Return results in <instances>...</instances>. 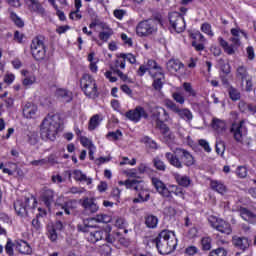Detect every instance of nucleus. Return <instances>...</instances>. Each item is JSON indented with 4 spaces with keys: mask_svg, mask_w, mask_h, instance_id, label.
<instances>
[{
    "mask_svg": "<svg viewBox=\"0 0 256 256\" xmlns=\"http://www.w3.org/2000/svg\"><path fill=\"white\" fill-rule=\"evenodd\" d=\"M78 231L85 233L88 243H98V241H106V243H115V237L111 236V226L99 228L88 224L78 225Z\"/></svg>",
    "mask_w": 256,
    "mask_h": 256,
    "instance_id": "nucleus-1",
    "label": "nucleus"
},
{
    "mask_svg": "<svg viewBox=\"0 0 256 256\" xmlns=\"http://www.w3.org/2000/svg\"><path fill=\"white\" fill-rule=\"evenodd\" d=\"M149 243L155 245L160 255H171L177 249L175 233L169 230H162L156 238L149 239Z\"/></svg>",
    "mask_w": 256,
    "mask_h": 256,
    "instance_id": "nucleus-2",
    "label": "nucleus"
},
{
    "mask_svg": "<svg viewBox=\"0 0 256 256\" xmlns=\"http://www.w3.org/2000/svg\"><path fill=\"white\" fill-rule=\"evenodd\" d=\"M165 159L175 169H183V167H193L195 165V157L185 148H176L175 152H166Z\"/></svg>",
    "mask_w": 256,
    "mask_h": 256,
    "instance_id": "nucleus-3",
    "label": "nucleus"
},
{
    "mask_svg": "<svg viewBox=\"0 0 256 256\" xmlns=\"http://www.w3.org/2000/svg\"><path fill=\"white\" fill-rule=\"evenodd\" d=\"M59 129H61V118L48 114L40 124V137L45 141H55Z\"/></svg>",
    "mask_w": 256,
    "mask_h": 256,
    "instance_id": "nucleus-4",
    "label": "nucleus"
},
{
    "mask_svg": "<svg viewBox=\"0 0 256 256\" xmlns=\"http://www.w3.org/2000/svg\"><path fill=\"white\" fill-rule=\"evenodd\" d=\"M230 33L232 35L229 39V41L232 42L231 44L221 36L218 37V43L226 55H235V51L241 47V35L244 36L247 41L249 39V34L240 28H232Z\"/></svg>",
    "mask_w": 256,
    "mask_h": 256,
    "instance_id": "nucleus-5",
    "label": "nucleus"
},
{
    "mask_svg": "<svg viewBox=\"0 0 256 256\" xmlns=\"http://www.w3.org/2000/svg\"><path fill=\"white\" fill-rule=\"evenodd\" d=\"M151 183L161 197L172 199L173 195H176V197H180V199H185V190L178 185L170 184L167 187V185L157 177H152Z\"/></svg>",
    "mask_w": 256,
    "mask_h": 256,
    "instance_id": "nucleus-6",
    "label": "nucleus"
},
{
    "mask_svg": "<svg viewBox=\"0 0 256 256\" xmlns=\"http://www.w3.org/2000/svg\"><path fill=\"white\" fill-rule=\"evenodd\" d=\"M125 185L126 189L131 191H136L138 193V198L133 199V203H145L151 199V194L145 185V181L137 179H127L122 182Z\"/></svg>",
    "mask_w": 256,
    "mask_h": 256,
    "instance_id": "nucleus-7",
    "label": "nucleus"
},
{
    "mask_svg": "<svg viewBox=\"0 0 256 256\" xmlns=\"http://www.w3.org/2000/svg\"><path fill=\"white\" fill-rule=\"evenodd\" d=\"M45 36L39 34L35 36L30 44V52L36 61H45L47 57V45Z\"/></svg>",
    "mask_w": 256,
    "mask_h": 256,
    "instance_id": "nucleus-8",
    "label": "nucleus"
},
{
    "mask_svg": "<svg viewBox=\"0 0 256 256\" xmlns=\"http://www.w3.org/2000/svg\"><path fill=\"white\" fill-rule=\"evenodd\" d=\"M80 88L86 97L89 99H97L99 97V89L97 88V81L91 74H83L80 78Z\"/></svg>",
    "mask_w": 256,
    "mask_h": 256,
    "instance_id": "nucleus-9",
    "label": "nucleus"
},
{
    "mask_svg": "<svg viewBox=\"0 0 256 256\" xmlns=\"http://www.w3.org/2000/svg\"><path fill=\"white\" fill-rule=\"evenodd\" d=\"M145 73H148L152 79H155V77H165L163 67H161V65H159L154 59H148L146 65H140L136 71V75H138V77H144Z\"/></svg>",
    "mask_w": 256,
    "mask_h": 256,
    "instance_id": "nucleus-10",
    "label": "nucleus"
},
{
    "mask_svg": "<svg viewBox=\"0 0 256 256\" xmlns=\"http://www.w3.org/2000/svg\"><path fill=\"white\" fill-rule=\"evenodd\" d=\"M243 125H245V120L232 123L230 133L233 135V139L236 143H240V145L249 149V147H251V139L248 138L244 140L245 135H247V128L243 127Z\"/></svg>",
    "mask_w": 256,
    "mask_h": 256,
    "instance_id": "nucleus-11",
    "label": "nucleus"
},
{
    "mask_svg": "<svg viewBox=\"0 0 256 256\" xmlns=\"http://www.w3.org/2000/svg\"><path fill=\"white\" fill-rule=\"evenodd\" d=\"M208 223L212 227V229L219 231V233H222L223 235H231L233 233L231 223L221 218H217L216 216H210L208 218Z\"/></svg>",
    "mask_w": 256,
    "mask_h": 256,
    "instance_id": "nucleus-12",
    "label": "nucleus"
},
{
    "mask_svg": "<svg viewBox=\"0 0 256 256\" xmlns=\"http://www.w3.org/2000/svg\"><path fill=\"white\" fill-rule=\"evenodd\" d=\"M170 27L176 33H183L187 24L185 23V17L179 12H172L168 16Z\"/></svg>",
    "mask_w": 256,
    "mask_h": 256,
    "instance_id": "nucleus-13",
    "label": "nucleus"
},
{
    "mask_svg": "<svg viewBox=\"0 0 256 256\" xmlns=\"http://www.w3.org/2000/svg\"><path fill=\"white\" fill-rule=\"evenodd\" d=\"M33 200V205H29V203H31V198H25L24 201L23 200H16L14 202V210L16 212L17 215H19L20 217H23L25 215H27V211H29V209H35V206L37 205V198H32Z\"/></svg>",
    "mask_w": 256,
    "mask_h": 256,
    "instance_id": "nucleus-14",
    "label": "nucleus"
},
{
    "mask_svg": "<svg viewBox=\"0 0 256 256\" xmlns=\"http://www.w3.org/2000/svg\"><path fill=\"white\" fill-rule=\"evenodd\" d=\"M166 107L170 109L173 113H176L180 119H184V121H191L193 120V113L188 108H179L173 100H166Z\"/></svg>",
    "mask_w": 256,
    "mask_h": 256,
    "instance_id": "nucleus-15",
    "label": "nucleus"
},
{
    "mask_svg": "<svg viewBox=\"0 0 256 256\" xmlns=\"http://www.w3.org/2000/svg\"><path fill=\"white\" fill-rule=\"evenodd\" d=\"M125 117L132 123H139L142 119H149V114L143 106H136L135 109L128 110Z\"/></svg>",
    "mask_w": 256,
    "mask_h": 256,
    "instance_id": "nucleus-16",
    "label": "nucleus"
},
{
    "mask_svg": "<svg viewBox=\"0 0 256 256\" xmlns=\"http://www.w3.org/2000/svg\"><path fill=\"white\" fill-rule=\"evenodd\" d=\"M155 31H157V28H155V23L151 20H143L136 26V34L138 37H149V35H153Z\"/></svg>",
    "mask_w": 256,
    "mask_h": 256,
    "instance_id": "nucleus-17",
    "label": "nucleus"
},
{
    "mask_svg": "<svg viewBox=\"0 0 256 256\" xmlns=\"http://www.w3.org/2000/svg\"><path fill=\"white\" fill-rule=\"evenodd\" d=\"M189 38L193 40L191 45L195 51L198 53L205 51V43H207V38H205V36L201 34L200 31H190Z\"/></svg>",
    "mask_w": 256,
    "mask_h": 256,
    "instance_id": "nucleus-18",
    "label": "nucleus"
},
{
    "mask_svg": "<svg viewBox=\"0 0 256 256\" xmlns=\"http://www.w3.org/2000/svg\"><path fill=\"white\" fill-rule=\"evenodd\" d=\"M156 127L157 129H159L160 133L163 135L164 141L166 143H173V141H175V136H173L171 129L169 128V126H167V124H165V122H163L160 119H157Z\"/></svg>",
    "mask_w": 256,
    "mask_h": 256,
    "instance_id": "nucleus-19",
    "label": "nucleus"
},
{
    "mask_svg": "<svg viewBox=\"0 0 256 256\" xmlns=\"http://www.w3.org/2000/svg\"><path fill=\"white\" fill-rule=\"evenodd\" d=\"M40 201L47 207L48 211H51V207L55 203V191L45 188L40 196Z\"/></svg>",
    "mask_w": 256,
    "mask_h": 256,
    "instance_id": "nucleus-20",
    "label": "nucleus"
},
{
    "mask_svg": "<svg viewBox=\"0 0 256 256\" xmlns=\"http://www.w3.org/2000/svg\"><path fill=\"white\" fill-rule=\"evenodd\" d=\"M232 245L242 253H245L251 247V240L247 237L233 236Z\"/></svg>",
    "mask_w": 256,
    "mask_h": 256,
    "instance_id": "nucleus-21",
    "label": "nucleus"
},
{
    "mask_svg": "<svg viewBox=\"0 0 256 256\" xmlns=\"http://www.w3.org/2000/svg\"><path fill=\"white\" fill-rule=\"evenodd\" d=\"M81 206L87 215H93L99 211V205L95 203V198L86 197L82 200Z\"/></svg>",
    "mask_w": 256,
    "mask_h": 256,
    "instance_id": "nucleus-22",
    "label": "nucleus"
},
{
    "mask_svg": "<svg viewBox=\"0 0 256 256\" xmlns=\"http://www.w3.org/2000/svg\"><path fill=\"white\" fill-rule=\"evenodd\" d=\"M38 111L39 107L35 103L27 102L22 108V115L25 119H35Z\"/></svg>",
    "mask_w": 256,
    "mask_h": 256,
    "instance_id": "nucleus-23",
    "label": "nucleus"
},
{
    "mask_svg": "<svg viewBox=\"0 0 256 256\" xmlns=\"http://www.w3.org/2000/svg\"><path fill=\"white\" fill-rule=\"evenodd\" d=\"M210 189L220 195L227 193V186L221 180H210Z\"/></svg>",
    "mask_w": 256,
    "mask_h": 256,
    "instance_id": "nucleus-24",
    "label": "nucleus"
},
{
    "mask_svg": "<svg viewBox=\"0 0 256 256\" xmlns=\"http://www.w3.org/2000/svg\"><path fill=\"white\" fill-rule=\"evenodd\" d=\"M211 127L218 135H221V133H225L227 130V123L219 118H213Z\"/></svg>",
    "mask_w": 256,
    "mask_h": 256,
    "instance_id": "nucleus-25",
    "label": "nucleus"
},
{
    "mask_svg": "<svg viewBox=\"0 0 256 256\" xmlns=\"http://www.w3.org/2000/svg\"><path fill=\"white\" fill-rule=\"evenodd\" d=\"M173 177L177 185H179V187H184L185 189H187V187L191 185V178L187 175H181L179 173H175Z\"/></svg>",
    "mask_w": 256,
    "mask_h": 256,
    "instance_id": "nucleus-26",
    "label": "nucleus"
},
{
    "mask_svg": "<svg viewBox=\"0 0 256 256\" xmlns=\"http://www.w3.org/2000/svg\"><path fill=\"white\" fill-rule=\"evenodd\" d=\"M16 249L22 255H31V253H33V249L31 248V245H29V243L25 240H19L17 242Z\"/></svg>",
    "mask_w": 256,
    "mask_h": 256,
    "instance_id": "nucleus-27",
    "label": "nucleus"
},
{
    "mask_svg": "<svg viewBox=\"0 0 256 256\" xmlns=\"http://www.w3.org/2000/svg\"><path fill=\"white\" fill-rule=\"evenodd\" d=\"M56 95L64 101V103H71L73 101V92L59 88L56 90Z\"/></svg>",
    "mask_w": 256,
    "mask_h": 256,
    "instance_id": "nucleus-28",
    "label": "nucleus"
},
{
    "mask_svg": "<svg viewBox=\"0 0 256 256\" xmlns=\"http://www.w3.org/2000/svg\"><path fill=\"white\" fill-rule=\"evenodd\" d=\"M183 67H185L183 63L177 59H171L167 63V69L170 73H177L178 71H181Z\"/></svg>",
    "mask_w": 256,
    "mask_h": 256,
    "instance_id": "nucleus-29",
    "label": "nucleus"
},
{
    "mask_svg": "<svg viewBox=\"0 0 256 256\" xmlns=\"http://www.w3.org/2000/svg\"><path fill=\"white\" fill-rule=\"evenodd\" d=\"M248 77H249V71H247V67L239 66L236 69V79L240 81L241 85H243V83L247 81Z\"/></svg>",
    "mask_w": 256,
    "mask_h": 256,
    "instance_id": "nucleus-30",
    "label": "nucleus"
},
{
    "mask_svg": "<svg viewBox=\"0 0 256 256\" xmlns=\"http://www.w3.org/2000/svg\"><path fill=\"white\" fill-rule=\"evenodd\" d=\"M240 217H242V219L248 223H255L256 221L255 213L251 212V210L247 208L240 209Z\"/></svg>",
    "mask_w": 256,
    "mask_h": 256,
    "instance_id": "nucleus-31",
    "label": "nucleus"
},
{
    "mask_svg": "<svg viewBox=\"0 0 256 256\" xmlns=\"http://www.w3.org/2000/svg\"><path fill=\"white\" fill-rule=\"evenodd\" d=\"M59 206L64 210L66 215H71V211H73V209H77V200L71 199L63 204H59Z\"/></svg>",
    "mask_w": 256,
    "mask_h": 256,
    "instance_id": "nucleus-32",
    "label": "nucleus"
},
{
    "mask_svg": "<svg viewBox=\"0 0 256 256\" xmlns=\"http://www.w3.org/2000/svg\"><path fill=\"white\" fill-rule=\"evenodd\" d=\"M87 61H89V69L91 73H97L99 71V67L97 66V63H99V59H95V52H90L87 57Z\"/></svg>",
    "mask_w": 256,
    "mask_h": 256,
    "instance_id": "nucleus-33",
    "label": "nucleus"
},
{
    "mask_svg": "<svg viewBox=\"0 0 256 256\" xmlns=\"http://www.w3.org/2000/svg\"><path fill=\"white\" fill-rule=\"evenodd\" d=\"M29 8L34 13H38V15H45V8L39 3V0H32L29 4Z\"/></svg>",
    "mask_w": 256,
    "mask_h": 256,
    "instance_id": "nucleus-34",
    "label": "nucleus"
},
{
    "mask_svg": "<svg viewBox=\"0 0 256 256\" xmlns=\"http://www.w3.org/2000/svg\"><path fill=\"white\" fill-rule=\"evenodd\" d=\"M140 142H142L148 149H153L154 151H157L159 149V145L155 140H152L149 136H144L141 138Z\"/></svg>",
    "mask_w": 256,
    "mask_h": 256,
    "instance_id": "nucleus-35",
    "label": "nucleus"
},
{
    "mask_svg": "<svg viewBox=\"0 0 256 256\" xmlns=\"http://www.w3.org/2000/svg\"><path fill=\"white\" fill-rule=\"evenodd\" d=\"M159 223V218L155 215H148L145 217V225L148 229H155Z\"/></svg>",
    "mask_w": 256,
    "mask_h": 256,
    "instance_id": "nucleus-36",
    "label": "nucleus"
},
{
    "mask_svg": "<svg viewBox=\"0 0 256 256\" xmlns=\"http://www.w3.org/2000/svg\"><path fill=\"white\" fill-rule=\"evenodd\" d=\"M138 173L140 175H153L155 170H153V168L149 167V165L145 163H140L138 165Z\"/></svg>",
    "mask_w": 256,
    "mask_h": 256,
    "instance_id": "nucleus-37",
    "label": "nucleus"
},
{
    "mask_svg": "<svg viewBox=\"0 0 256 256\" xmlns=\"http://www.w3.org/2000/svg\"><path fill=\"white\" fill-rule=\"evenodd\" d=\"M10 19L14 23V25L19 29H23V27H25V22L23 21V19H21V17L17 15V13L11 12Z\"/></svg>",
    "mask_w": 256,
    "mask_h": 256,
    "instance_id": "nucleus-38",
    "label": "nucleus"
},
{
    "mask_svg": "<svg viewBox=\"0 0 256 256\" xmlns=\"http://www.w3.org/2000/svg\"><path fill=\"white\" fill-rule=\"evenodd\" d=\"M163 215L165 219H175L177 216V209L172 206H167L163 210Z\"/></svg>",
    "mask_w": 256,
    "mask_h": 256,
    "instance_id": "nucleus-39",
    "label": "nucleus"
},
{
    "mask_svg": "<svg viewBox=\"0 0 256 256\" xmlns=\"http://www.w3.org/2000/svg\"><path fill=\"white\" fill-rule=\"evenodd\" d=\"M228 95L231 101H239L241 99V92H239L238 89L233 86H229Z\"/></svg>",
    "mask_w": 256,
    "mask_h": 256,
    "instance_id": "nucleus-40",
    "label": "nucleus"
},
{
    "mask_svg": "<svg viewBox=\"0 0 256 256\" xmlns=\"http://www.w3.org/2000/svg\"><path fill=\"white\" fill-rule=\"evenodd\" d=\"M98 37L101 42L107 43V41H109V39H111V37H113V29L108 28L107 31L99 32Z\"/></svg>",
    "mask_w": 256,
    "mask_h": 256,
    "instance_id": "nucleus-41",
    "label": "nucleus"
},
{
    "mask_svg": "<svg viewBox=\"0 0 256 256\" xmlns=\"http://www.w3.org/2000/svg\"><path fill=\"white\" fill-rule=\"evenodd\" d=\"M125 65H126V62L123 58L117 59L114 61V65L110 66V69L111 71H113V73H117L119 69H125Z\"/></svg>",
    "mask_w": 256,
    "mask_h": 256,
    "instance_id": "nucleus-42",
    "label": "nucleus"
},
{
    "mask_svg": "<svg viewBox=\"0 0 256 256\" xmlns=\"http://www.w3.org/2000/svg\"><path fill=\"white\" fill-rule=\"evenodd\" d=\"M96 127H99V114L93 115L88 123L89 131H95Z\"/></svg>",
    "mask_w": 256,
    "mask_h": 256,
    "instance_id": "nucleus-43",
    "label": "nucleus"
},
{
    "mask_svg": "<svg viewBox=\"0 0 256 256\" xmlns=\"http://www.w3.org/2000/svg\"><path fill=\"white\" fill-rule=\"evenodd\" d=\"M152 79H154L152 83L153 89H155V91H161L163 89V79H165V76H158Z\"/></svg>",
    "mask_w": 256,
    "mask_h": 256,
    "instance_id": "nucleus-44",
    "label": "nucleus"
},
{
    "mask_svg": "<svg viewBox=\"0 0 256 256\" xmlns=\"http://www.w3.org/2000/svg\"><path fill=\"white\" fill-rule=\"evenodd\" d=\"M47 231L48 239H50L52 243H55L59 237L57 230L53 226H48Z\"/></svg>",
    "mask_w": 256,
    "mask_h": 256,
    "instance_id": "nucleus-45",
    "label": "nucleus"
},
{
    "mask_svg": "<svg viewBox=\"0 0 256 256\" xmlns=\"http://www.w3.org/2000/svg\"><path fill=\"white\" fill-rule=\"evenodd\" d=\"M184 91L189 95V97H197V91L193 89V86L189 82L183 83Z\"/></svg>",
    "mask_w": 256,
    "mask_h": 256,
    "instance_id": "nucleus-46",
    "label": "nucleus"
},
{
    "mask_svg": "<svg viewBox=\"0 0 256 256\" xmlns=\"http://www.w3.org/2000/svg\"><path fill=\"white\" fill-rule=\"evenodd\" d=\"M120 58L123 59L125 62L128 61L131 65H135L137 63V57L133 55L132 53H121Z\"/></svg>",
    "mask_w": 256,
    "mask_h": 256,
    "instance_id": "nucleus-47",
    "label": "nucleus"
},
{
    "mask_svg": "<svg viewBox=\"0 0 256 256\" xmlns=\"http://www.w3.org/2000/svg\"><path fill=\"white\" fill-rule=\"evenodd\" d=\"M120 137H123V132L119 129L115 132H108L106 135V138L109 139V141H119Z\"/></svg>",
    "mask_w": 256,
    "mask_h": 256,
    "instance_id": "nucleus-48",
    "label": "nucleus"
},
{
    "mask_svg": "<svg viewBox=\"0 0 256 256\" xmlns=\"http://www.w3.org/2000/svg\"><path fill=\"white\" fill-rule=\"evenodd\" d=\"M153 165L157 171H166L167 170V165H165V162L159 158H154L153 159Z\"/></svg>",
    "mask_w": 256,
    "mask_h": 256,
    "instance_id": "nucleus-49",
    "label": "nucleus"
},
{
    "mask_svg": "<svg viewBox=\"0 0 256 256\" xmlns=\"http://www.w3.org/2000/svg\"><path fill=\"white\" fill-rule=\"evenodd\" d=\"M211 237L207 236V237H203L201 239V246H202V251H211Z\"/></svg>",
    "mask_w": 256,
    "mask_h": 256,
    "instance_id": "nucleus-50",
    "label": "nucleus"
},
{
    "mask_svg": "<svg viewBox=\"0 0 256 256\" xmlns=\"http://www.w3.org/2000/svg\"><path fill=\"white\" fill-rule=\"evenodd\" d=\"M15 247V243L11 241V239H8L5 245V252L8 256H14L15 250L13 249Z\"/></svg>",
    "mask_w": 256,
    "mask_h": 256,
    "instance_id": "nucleus-51",
    "label": "nucleus"
},
{
    "mask_svg": "<svg viewBox=\"0 0 256 256\" xmlns=\"http://www.w3.org/2000/svg\"><path fill=\"white\" fill-rule=\"evenodd\" d=\"M80 143L82 147H86V149H95V144H93V141L85 136L80 137Z\"/></svg>",
    "mask_w": 256,
    "mask_h": 256,
    "instance_id": "nucleus-52",
    "label": "nucleus"
},
{
    "mask_svg": "<svg viewBox=\"0 0 256 256\" xmlns=\"http://www.w3.org/2000/svg\"><path fill=\"white\" fill-rule=\"evenodd\" d=\"M110 199L116 201V203H121V190L119 188H113L110 193Z\"/></svg>",
    "mask_w": 256,
    "mask_h": 256,
    "instance_id": "nucleus-53",
    "label": "nucleus"
},
{
    "mask_svg": "<svg viewBox=\"0 0 256 256\" xmlns=\"http://www.w3.org/2000/svg\"><path fill=\"white\" fill-rule=\"evenodd\" d=\"M27 137L29 145H37L39 143V134L37 132H29Z\"/></svg>",
    "mask_w": 256,
    "mask_h": 256,
    "instance_id": "nucleus-54",
    "label": "nucleus"
},
{
    "mask_svg": "<svg viewBox=\"0 0 256 256\" xmlns=\"http://www.w3.org/2000/svg\"><path fill=\"white\" fill-rule=\"evenodd\" d=\"M208 256H227V249H225L224 247H218L210 251Z\"/></svg>",
    "mask_w": 256,
    "mask_h": 256,
    "instance_id": "nucleus-55",
    "label": "nucleus"
},
{
    "mask_svg": "<svg viewBox=\"0 0 256 256\" xmlns=\"http://www.w3.org/2000/svg\"><path fill=\"white\" fill-rule=\"evenodd\" d=\"M72 175L75 181H87V175H85L81 170H74Z\"/></svg>",
    "mask_w": 256,
    "mask_h": 256,
    "instance_id": "nucleus-56",
    "label": "nucleus"
},
{
    "mask_svg": "<svg viewBox=\"0 0 256 256\" xmlns=\"http://www.w3.org/2000/svg\"><path fill=\"white\" fill-rule=\"evenodd\" d=\"M37 81V78L35 77V75L32 76H26L23 80H22V85L24 87H31V85H34V83Z\"/></svg>",
    "mask_w": 256,
    "mask_h": 256,
    "instance_id": "nucleus-57",
    "label": "nucleus"
},
{
    "mask_svg": "<svg viewBox=\"0 0 256 256\" xmlns=\"http://www.w3.org/2000/svg\"><path fill=\"white\" fill-rule=\"evenodd\" d=\"M95 221H97V223H110L111 216L107 214H97L95 217Z\"/></svg>",
    "mask_w": 256,
    "mask_h": 256,
    "instance_id": "nucleus-58",
    "label": "nucleus"
},
{
    "mask_svg": "<svg viewBox=\"0 0 256 256\" xmlns=\"http://www.w3.org/2000/svg\"><path fill=\"white\" fill-rule=\"evenodd\" d=\"M201 31L206 35H209V37H213L215 35V33H213V30L211 28V24L209 23H203L201 25Z\"/></svg>",
    "mask_w": 256,
    "mask_h": 256,
    "instance_id": "nucleus-59",
    "label": "nucleus"
},
{
    "mask_svg": "<svg viewBox=\"0 0 256 256\" xmlns=\"http://www.w3.org/2000/svg\"><path fill=\"white\" fill-rule=\"evenodd\" d=\"M236 175L240 179H245V177H247V167L238 166L237 169H236Z\"/></svg>",
    "mask_w": 256,
    "mask_h": 256,
    "instance_id": "nucleus-60",
    "label": "nucleus"
},
{
    "mask_svg": "<svg viewBox=\"0 0 256 256\" xmlns=\"http://www.w3.org/2000/svg\"><path fill=\"white\" fill-rule=\"evenodd\" d=\"M172 98L174 99V101H176V103H179L180 105H183L185 103V97L179 92H174L172 94Z\"/></svg>",
    "mask_w": 256,
    "mask_h": 256,
    "instance_id": "nucleus-61",
    "label": "nucleus"
},
{
    "mask_svg": "<svg viewBox=\"0 0 256 256\" xmlns=\"http://www.w3.org/2000/svg\"><path fill=\"white\" fill-rule=\"evenodd\" d=\"M240 113H249V104L243 100L238 103Z\"/></svg>",
    "mask_w": 256,
    "mask_h": 256,
    "instance_id": "nucleus-62",
    "label": "nucleus"
},
{
    "mask_svg": "<svg viewBox=\"0 0 256 256\" xmlns=\"http://www.w3.org/2000/svg\"><path fill=\"white\" fill-rule=\"evenodd\" d=\"M198 145L204 149L206 153H211V146L209 145V142L205 139H200L198 141Z\"/></svg>",
    "mask_w": 256,
    "mask_h": 256,
    "instance_id": "nucleus-63",
    "label": "nucleus"
},
{
    "mask_svg": "<svg viewBox=\"0 0 256 256\" xmlns=\"http://www.w3.org/2000/svg\"><path fill=\"white\" fill-rule=\"evenodd\" d=\"M124 45H127L129 47H133V39L132 38H129V36H127L125 33H122L120 35Z\"/></svg>",
    "mask_w": 256,
    "mask_h": 256,
    "instance_id": "nucleus-64",
    "label": "nucleus"
}]
</instances>
